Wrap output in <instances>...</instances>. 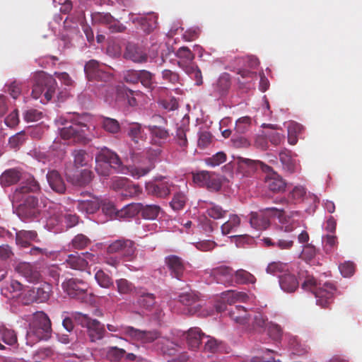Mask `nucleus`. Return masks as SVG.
<instances>
[{
	"label": "nucleus",
	"instance_id": "1",
	"mask_svg": "<svg viewBox=\"0 0 362 362\" xmlns=\"http://www.w3.org/2000/svg\"><path fill=\"white\" fill-rule=\"evenodd\" d=\"M295 216H298L299 213L298 211L291 212L290 216H286L283 209L268 207L260 210L259 212H251L250 223L252 228L257 230H264L269 226L268 216H277L284 231L291 232L298 226V223L292 219Z\"/></svg>",
	"mask_w": 362,
	"mask_h": 362
},
{
	"label": "nucleus",
	"instance_id": "2",
	"mask_svg": "<svg viewBox=\"0 0 362 362\" xmlns=\"http://www.w3.org/2000/svg\"><path fill=\"white\" fill-rule=\"evenodd\" d=\"M302 288L312 292L316 298L317 304L322 308H327L332 303L336 291L333 284L326 282L322 286L320 282L310 275L306 276L302 283Z\"/></svg>",
	"mask_w": 362,
	"mask_h": 362
},
{
	"label": "nucleus",
	"instance_id": "3",
	"mask_svg": "<svg viewBox=\"0 0 362 362\" xmlns=\"http://www.w3.org/2000/svg\"><path fill=\"white\" fill-rule=\"evenodd\" d=\"M124 333L133 339L141 343H151L156 339H158V343L162 344L160 349L164 354L173 355L175 353L174 346L175 344L168 339L160 338V333L157 331H142L132 327H127L125 328Z\"/></svg>",
	"mask_w": 362,
	"mask_h": 362
},
{
	"label": "nucleus",
	"instance_id": "4",
	"mask_svg": "<svg viewBox=\"0 0 362 362\" xmlns=\"http://www.w3.org/2000/svg\"><path fill=\"white\" fill-rule=\"evenodd\" d=\"M34 83L32 95L38 99L44 95L47 102L49 101L56 92L57 83L56 80L44 71H37L33 76Z\"/></svg>",
	"mask_w": 362,
	"mask_h": 362
},
{
	"label": "nucleus",
	"instance_id": "5",
	"mask_svg": "<svg viewBox=\"0 0 362 362\" xmlns=\"http://www.w3.org/2000/svg\"><path fill=\"white\" fill-rule=\"evenodd\" d=\"M51 333L52 325L47 315L44 312H37L28 332V337H34L36 340H47L50 337Z\"/></svg>",
	"mask_w": 362,
	"mask_h": 362
},
{
	"label": "nucleus",
	"instance_id": "6",
	"mask_svg": "<svg viewBox=\"0 0 362 362\" xmlns=\"http://www.w3.org/2000/svg\"><path fill=\"white\" fill-rule=\"evenodd\" d=\"M58 122L63 125L59 128V134L63 139H71L76 143L84 141L87 127L86 124L68 122L62 118H60Z\"/></svg>",
	"mask_w": 362,
	"mask_h": 362
},
{
	"label": "nucleus",
	"instance_id": "7",
	"mask_svg": "<svg viewBox=\"0 0 362 362\" xmlns=\"http://www.w3.org/2000/svg\"><path fill=\"white\" fill-rule=\"evenodd\" d=\"M52 292V286L50 284L43 282L38 287L28 289L23 294V301L25 305L33 303H45L47 301Z\"/></svg>",
	"mask_w": 362,
	"mask_h": 362
},
{
	"label": "nucleus",
	"instance_id": "8",
	"mask_svg": "<svg viewBox=\"0 0 362 362\" xmlns=\"http://www.w3.org/2000/svg\"><path fill=\"white\" fill-rule=\"evenodd\" d=\"M105 66L95 59H90L85 64L84 72L90 81L108 82L112 79L111 74L104 69Z\"/></svg>",
	"mask_w": 362,
	"mask_h": 362
},
{
	"label": "nucleus",
	"instance_id": "9",
	"mask_svg": "<svg viewBox=\"0 0 362 362\" xmlns=\"http://www.w3.org/2000/svg\"><path fill=\"white\" fill-rule=\"evenodd\" d=\"M193 181L199 186L205 187L210 191L217 192L222 186L221 179L218 175L205 170L194 174Z\"/></svg>",
	"mask_w": 362,
	"mask_h": 362
},
{
	"label": "nucleus",
	"instance_id": "10",
	"mask_svg": "<svg viewBox=\"0 0 362 362\" xmlns=\"http://www.w3.org/2000/svg\"><path fill=\"white\" fill-rule=\"evenodd\" d=\"M136 247L130 240H117L112 243L107 248L108 254H117L119 257L131 260L134 255Z\"/></svg>",
	"mask_w": 362,
	"mask_h": 362
},
{
	"label": "nucleus",
	"instance_id": "11",
	"mask_svg": "<svg viewBox=\"0 0 362 362\" xmlns=\"http://www.w3.org/2000/svg\"><path fill=\"white\" fill-rule=\"evenodd\" d=\"M64 291L72 298L84 300L86 298L87 284L77 279L71 278L63 282Z\"/></svg>",
	"mask_w": 362,
	"mask_h": 362
},
{
	"label": "nucleus",
	"instance_id": "12",
	"mask_svg": "<svg viewBox=\"0 0 362 362\" xmlns=\"http://www.w3.org/2000/svg\"><path fill=\"white\" fill-rule=\"evenodd\" d=\"M100 207L103 214L110 217L111 219L129 218L135 215V211L133 209L134 206L130 204L124 206L121 209H117L113 203L103 201L100 202Z\"/></svg>",
	"mask_w": 362,
	"mask_h": 362
},
{
	"label": "nucleus",
	"instance_id": "13",
	"mask_svg": "<svg viewBox=\"0 0 362 362\" xmlns=\"http://www.w3.org/2000/svg\"><path fill=\"white\" fill-rule=\"evenodd\" d=\"M176 186L168 182H148L146 184V191L148 194L159 198H165L172 191L175 190Z\"/></svg>",
	"mask_w": 362,
	"mask_h": 362
},
{
	"label": "nucleus",
	"instance_id": "14",
	"mask_svg": "<svg viewBox=\"0 0 362 362\" xmlns=\"http://www.w3.org/2000/svg\"><path fill=\"white\" fill-rule=\"evenodd\" d=\"M263 170L269 173L265 177V184L268 189L274 193L284 192L286 183L281 176L274 172L268 165H264Z\"/></svg>",
	"mask_w": 362,
	"mask_h": 362
},
{
	"label": "nucleus",
	"instance_id": "15",
	"mask_svg": "<svg viewBox=\"0 0 362 362\" xmlns=\"http://www.w3.org/2000/svg\"><path fill=\"white\" fill-rule=\"evenodd\" d=\"M40 186L39 182L34 178L33 176L29 175L25 182H23L21 187L16 188L13 194V202L18 203L23 199V196L29 192H37L40 191Z\"/></svg>",
	"mask_w": 362,
	"mask_h": 362
},
{
	"label": "nucleus",
	"instance_id": "16",
	"mask_svg": "<svg viewBox=\"0 0 362 362\" xmlns=\"http://www.w3.org/2000/svg\"><path fill=\"white\" fill-rule=\"evenodd\" d=\"M21 201L23 202L20 204L17 208L18 215L23 218L35 217L37 214V199L34 196L28 195L23 196Z\"/></svg>",
	"mask_w": 362,
	"mask_h": 362
},
{
	"label": "nucleus",
	"instance_id": "17",
	"mask_svg": "<svg viewBox=\"0 0 362 362\" xmlns=\"http://www.w3.org/2000/svg\"><path fill=\"white\" fill-rule=\"evenodd\" d=\"M165 263L170 271L172 277L178 280L182 279L185 266L183 259L174 255H169L165 258Z\"/></svg>",
	"mask_w": 362,
	"mask_h": 362
},
{
	"label": "nucleus",
	"instance_id": "18",
	"mask_svg": "<svg viewBox=\"0 0 362 362\" xmlns=\"http://www.w3.org/2000/svg\"><path fill=\"white\" fill-rule=\"evenodd\" d=\"M95 163L103 165H110L112 168L118 169L122 164L119 156L109 148L104 147L95 156Z\"/></svg>",
	"mask_w": 362,
	"mask_h": 362
},
{
	"label": "nucleus",
	"instance_id": "19",
	"mask_svg": "<svg viewBox=\"0 0 362 362\" xmlns=\"http://www.w3.org/2000/svg\"><path fill=\"white\" fill-rule=\"evenodd\" d=\"M146 127L150 133L152 144L161 146L170 137L169 131L164 127L157 125H148Z\"/></svg>",
	"mask_w": 362,
	"mask_h": 362
},
{
	"label": "nucleus",
	"instance_id": "20",
	"mask_svg": "<svg viewBox=\"0 0 362 362\" xmlns=\"http://www.w3.org/2000/svg\"><path fill=\"white\" fill-rule=\"evenodd\" d=\"M67 180L76 186L83 187L88 185L92 180L93 173L90 170L84 169L74 173H66Z\"/></svg>",
	"mask_w": 362,
	"mask_h": 362
},
{
	"label": "nucleus",
	"instance_id": "21",
	"mask_svg": "<svg viewBox=\"0 0 362 362\" xmlns=\"http://www.w3.org/2000/svg\"><path fill=\"white\" fill-rule=\"evenodd\" d=\"M179 301L187 308L189 315H194L199 311L201 304L197 295L193 293H185L179 296Z\"/></svg>",
	"mask_w": 362,
	"mask_h": 362
},
{
	"label": "nucleus",
	"instance_id": "22",
	"mask_svg": "<svg viewBox=\"0 0 362 362\" xmlns=\"http://www.w3.org/2000/svg\"><path fill=\"white\" fill-rule=\"evenodd\" d=\"M211 275L217 283L223 284H231L234 279V272L232 268L226 266H221L211 270Z\"/></svg>",
	"mask_w": 362,
	"mask_h": 362
},
{
	"label": "nucleus",
	"instance_id": "23",
	"mask_svg": "<svg viewBox=\"0 0 362 362\" xmlns=\"http://www.w3.org/2000/svg\"><path fill=\"white\" fill-rule=\"evenodd\" d=\"M86 328L88 336L92 342L102 339L106 332L104 325L96 319H92Z\"/></svg>",
	"mask_w": 362,
	"mask_h": 362
},
{
	"label": "nucleus",
	"instance_id": "24",
	"mask_svg": "<svg viewBox=\"0 0 362 362\" xmlns=\"http://www.w3.org/2000/svg\"><path fill=\"white\" fill-rule=\"evenodd\" d=\"M47 180L54 192L58 194H64L66 192L64 181L58 171L49 170L47 174Z\"/></svg>",
	"mask_w": 362,
	"mask_h": 362
},
{
	"label": "nucleus",
	"instance_id": "25",
	"mask_svg": "<svg viewBox=\"0 0 362 362\" xmlns=\"http://www.w3.org/2000/svg\"><path fill=\"white\" fill-rule=\"evenodd\" d=\"M127 135L131 139L132 141L137 145H139L141 142L144 143L147 139L144 129L142 127L141 124L138 122H133L129 124Z\"/></svg>",
	"mask_w": 362,
	"mask_h": 362
},
{
	"label": "nucleus",
	"instance_id": "26",
	"mask_svg": "<svg viewBox=\"0 0 362 362\" xmlns=\"http://www.w3.org/2000/svg\"><path fill=\"white\" fill-rule=\"evenodd\" d=\"M185 336L189 348L192 350L199 348L202 339L206 337L199 327L190 328L185 333Z\"/></svg>",
	"mask_w": 362,
	"mask_h": 362
},
{
	"label": "nucleus",
	"instance_id": "27",
	"mask_svg": "<svg viewBox=\"0 0 362 362\" xmlns=\"http://www.w3.org/2000/svg\"><path fill=\"white\" fill-rule=\"evenodd\" d=\"M18 272L30 283H37L41 279L40 273L28 263L20 264Z\"/></svg>",
	"mask_w": 362,
	"mask_h": 362
},
{
	"label": "nucleus",
	"instance_id": "28",
	"mask_svg": "<svg viewBox=\"0 0 362 362\" xmlns=\"http://www.w3.org/2000/svg\"><path fill=\"white\" fill-rule=\"evenodd\" d=\"M133 209L135 211L138 210L144 218L149 220L156 219L161 211V208L158 205L144 204L141 203L138 204L136 209L134 207Z\"/></svg>",
	"mask_w": 362,
	"mask_h": 362
},
{
	"label": "nucleus",
	"instance_id": "29",
	"mask_svg": "<svg viewBox=\"0 0 362 362\" xmlns=\"http://www.w3.org/2000/svg\"><path fill=\"white\" fill-rule=\"evenodd\" d=\"M157 19V16L152 13L147 16L137 17L133 20V23L138 24L144 32L150 33L156 28Z\"/></svg>",
	"mask_w": 362,
	"mask_h": 362
},
{
	"label": "nucleus",
	"instance_id": "30",
	"mask_svg": "<svg viewBox=\"0 0 362 362\" xmlns=\"http://www.w3.org/2000/svg\"><path fill=\"white\" fill-rule=\"evenodd\" d=\"M124 56L134 62L144 63L147 61V54L139 47L134 44H128Z\"/></svg>",
	"mask_w": 362,
	"mask_h": 362
},
{
	"label": "nucleus",
	"instance_id": "31",
	"mask_svg": "<svg viewBox=\"0 0 362 362\" xmlns=\"http://www.w3.org/2000/svg\"><path fill=\"white\" fill-rule=\"evenodd\" d=\"M22 173L17 168L5 170L0 176V184L3 187H8L16 184L21 178Z\"/></svg>",
	"mask_w": 362,
	"mask_h": 362
},
{
	"label": "nucleus",
	"instance_id": "32",
	"mask_svg": "<svg viewBox=\"0 0 362 362\" xmlns=\"http://www.w3.org/2000/svg\"><path fill=\"white\" fill-rule=\"evenodd\" d=\"M279 285L284 291L293 293L298 288L299 282L295 275L285 274L279 276Z\"/></svg>",
	"mask_w": 362,
	"mask_h": 362
},
{
	"label": "nucleus",
	"instance_id": "33",
	"mask_svg": "<svg viewBox=\"0 0 362 362\" xmlns=\"http://www.w3.org/2000/svg\"><path fill=\"white\" fill-rule=\"evenodd\" d=\"M238 170L243 175H249L257 168L258 161L245 158L243 157H238L236 158Z\"/></svg>",
	"mask_w": 362,
	"mask_h": 362
},
{
	"label": "nucleus",
	"instance_id": "34",
	"mask_svg": "<svg viewBox=\"0 0 362 362\" xmlns=\"http://www.w3.org/2000/svg\"><path fill=\"white\" fill-rule=\"evenodd\" d=\"M86 260L87 259L83 258L81 255L78 252H75L67 256L64 264H66V267L71 269L83 271L87 267Z\"/></svg>",
	"mask_w": 362,
	"mask_h": 362
},
{
	"label": "nucleus",
	"instance_id": "35",
	"mask_svg": "<svg viewBox=\"0 0 362 362\" xmlns=\"http://www.w3.org/2000/svg\"><path fill=\"white\" fill-rule=\"evenodd\" d=\"M279 159L283 165V168L289 173H293L297 168V163L295 158H293L291 152L288 150L284 149L279 153Z\"/></svg>",
	"mask_w": 362,
	"mask_h": 362
},
{
	"label": "nucleus",
	"instance_id": "36",
	"mask_svg": "<svg viewBox=\"0 0 362 362\" xmlns=\"http://www.w3.org/2000/svg\"><path fill=\"white\" fill-rule=\"evenodd\" d=\"M250 321L252 320V325H249V332H261L268 325L267 319L260 313H254L252 315H249Z\"/></svg>",
	"mask_w": 362,
	"mask_h": 362
},
{
	"label": "nucleus",
	"instance_id": "37",
	"mask_svg": "<svg viewBox=\"0 0 362 362\" xmlns=\"http://www.w3.org/2000/svg\"><path fill=\"white\" fill-rule=\"evenodd\" d=\"M230 86V81L228 74L221 75L217 81L214 83V95L223 96L228 92Z\"/></svg>",
	"mask_w": 362,
	"mask_h": 362
},
{
	"label": "nucleus",
	"instance_id": "38",
	"mask_svg": "<svg viewBox=\"0 0 362 362\" xmlns=\"http://www.w3.org/2000/svg\"><path fill=\"white\" fill-rule=\"evenodd\" d=\"M229 316L238 324L245 325L250 322L247 310L241 305L233 308L229 312Z\"/></svg>",
	"mask_w": 362,
	"mask_h": 362
},
{
	"label": "nucleus",
	"instance_id": "39",
	"mask_svg": "<svg viewBox=\"0 0 362 362\" xmlns=\"http://www.w3.org/2000/svg\"><path fill=\"white\" fill-rule=\"evenodd\" d=\"M37 233L35 230H20L16 233V244L22 247H28L30 245V241L35 240Z\"/></svg>",
	"mask_w": 362,
	"mask_h": 362
},
{
	"label": "nucleus",
	"instance_id": "40",
	"mask_svg": "<svg viewBox=\"0 0 362 362\" xmlns=\"http://www.w3.org/2000/svg\"><path fill=\"white\" fill-rule=\"evenodd\" d=\"M173 199L170 202V206L174 211H180L184 209L187 197L184 192H182L177 187L175 188Z\"/></svg>",
	"mask_w": 362,
	"mask_h": 362
},
{
	"label": "nucleus",
	"instance_id": "41",
	"mask_svg": "<svg viewBox=\"0 0 362 362\" xmlns=\"http://www.w3.org/2000/svg\"><path fill=\"white\" fill-rule=\"evenodd\" d=\"M240 225V218L236 214H230L227 221L221 226L223 235L236 232Z\"/></svg>",
	"mask_w": 362,
	"mask_h": 362
},
{
	"label": "nucleus",
	"instance_id": "42",
	"mask_svg": "<svg viewBox=\"0 0 362 362\" xmlns=\"http://www.w3.org/2000/svg\"><path fill=\"white\" fill-rule=\"evenodd\" d=\"M71 156L74 158V165L77 168L88 165L90 161L88 154L82 149L74 150Z\"/></svg>",
	"mask_w": 362,
	"mask_h": 362
},
{
	"label": "nucleus",
	"instance_id": "43",
	"mask_svg": "<svg viewBox=\"0 0 362 362\" xmlns=\"http://www.w3.org/2000/svg\"><path fill=\"white\" fill-rule=\"evenodd\" d=\"M100 202L96 198H93L90 200L79 201L78 204V210L87 214H94L100 209Z\"/></svg>",
	"mask_w": 362,
	"mask_h": 362
},
{
	"label": "nucleus",
	"instance_id": "44",
	"mask_svg": "<svg viewBox=\"0 0 362 362\" xmlns=\"http://www.w3.org/2000/svg\"><path fill=\"white\" fill-rule=\"evenodd\" d=\"M221 298L224 302L231 305L238 301H245L248 298V296L243 292L228 291L222 293Z\"/></svg>",
	"mask_w": 362,
	"mask_h": 362
},
{
	"label": "nucleus",
	"instance_id": "45",
	"mask_svg": "<svg viewBox=\"0 0 362 362\" xmlns=\"http://www.w3.org/2000/svg\"><path fill=\"white\" fill-rule=\"evenodd\" d=\"M235 281L240 284H255L256 278L245 269H238L234 273Z\"/></svg>",
	"mask_w": 362,
	"mask_h": 362
},
{
	"label": "nucleus",
	"instance_id": "46",
	"mask_svg": "<svg viewBox=\"0 0 362 362\" xmlns=\"http://www.w3.org/2000/svg\"><path fill=\"white\" fill-rule=\"evenodd\" d=\"M139 82L144 87L152 90L156 85L154 74L147 70H139Z\"/></svg>",
	"mask_w": 362,
	"mask_h": 362
},
{
	"label": "nucleus",
	"instance_id": "47",
	"mask_svg": "<svg viewBox=\"0 0 362 362\" xmlns=\"http://www.w3.org/2000/svg\"><path fill=\"white\" fill-rule=\"evenodd\" d=\"M103 128L110 134H117L120 131L119 122L110 117H103L101 121Z\"/></svg>",
	"mask_w": 362,
	"mask_h": 362
},
{
	"label": "nucleus",
	"instance_id": "48",
	"mask_svg": "<svg viewBox=\"0 0 362 362\" xmlns=\"http://www.w3.org/2000/svg\"><path fill=\"white\" fill-rule=\"evenodd\" d=\"M125 350L117 346H110L107 349L106 358L112 362H119L124 358Z\"/></svg>",
	"mask_w": 362,
	"mask_h": 362
},
{
	"label": "nucleus",
	"instance_id": "49",
	"mask_svg": "<svg viewBox=\"0 0 362 362\" xmlns=\"http://www.w3.org/2000/svg\"><path fill=\"white\" fill-rule=\"evenodd\" d=\"M0 336L2 341L8 345H13L17 343V336L13 329L5 327L0 328Z\"/></svg>",
	"mask_w": 362,
	"mask_h": 362
},
{
	"label": "nucleus",
	"instance_id": "50",
	"mask_svg": "<svg viewBox=\"0 0 362 362\" xmlns=\"http://www.w3.org/2000/svg\"><path fill=\"white\" fill-rule=\"evenodd\" d=\"M90 244V239L83 234L76 235L71 240L70 246L76 250H83Z\"/></svg>",
	"mask_w": 362,
	"mask_h": 362
},
{
	"label": "nucleus",
	"instance_id": "51",
	"mask_svg": "<svg viewBox=\"0 0 362 362\" xmlns=\"http://www.w3.org/2000/svg\"><path fill=\"white\" fill-rule=\"evenodd\" d=\"M227 210L217 204L211 203L210 206L206 210L207 215L214 219H221L226 216Z\"/></svg>",
	"mask_w": 362,
	"mask_h": 362
},
{
	"label": "nucleus",
	"instance_id": "52",
	"mask_svg": "<svg viewBox=\"0 0 362 362\" xmlns=\"http://www.w3.org/2000/svg\"><path fill=\"white\" fill-rule=\"evenodd\" d=\"M251 127V118L245 116L239 118L235 122V130L238 134H245L250 130Z\"/></svg>",
	"mask_w": 362,
	"mask_h": 362
},
{
	"label": "nucleus",
	"instance_id": "53",
	"mask_svg": "<svg viewBox=\"0 0 362 362\" xmlns=\"http://www.w3.org/2000/svg\"><path fill=\"white\" fill-rule=\"evenodd\" d=\"M139 303L146 309L150 310L156 304V297L151 293H144L139 298Z\"/></svg>",
	"mask_w": 362,
	"mask_h": 362
},
{
	"label": "nucleus",
	"instance_id": "54",
	"mask_svg": "<svg viewBox=\"0 0 362 362\" xmlns=\"http://www.w3.org/2000/svg\"><path fill=\"white\" fill-rule=\"evenodd\" d=\"M97 283L103 288H109L113 284L112 279L103 270H98L95 274Z\"/></svg>",
	"mask_w": 362,
	"mask_h": 362
},
{
	"label": "nucleus",
	"instance_id": "55",
	"mask_svg": "<svg viewBox=\"0 0 362 362\" xmlns=\"http://www.w3.org/2000/svg\"><path fill=\"white\" fill-rule=\"evenodd\" d=\"M301 127L297 123H291L288 127V141L291 145H295L298 141L297 134Z\"/></svg>",
	"mask_w": 362,
	"mask_h": 362
},
{
	"label": "nucleus",
	"instance_id": "56",
	"mask_svg": "<svg viewBox=\"0 0 362 362\" xmlns=\"http://www.w3.org/2000/svg\"><path fill=\"white\" fill-rule=\"evenodd\" d=\"M117 291L121 294H129L134 288V285L125 279H119L116 281Z\"/></svg>",
	"mask_w": 362,
	"mask_h": 362
},
{
	"label": "nucleus",
	"instance_id": "57",
	"mask_svg": "<svg viewBox=\"0 0 362 362\" xmlns=\"http://www.w3.org/2000/svg\"><path fill=\"white\" fill-rule=\"evenodd\" d=\"M226 161V154L222 151L218 152L211 157L205 159L206 163L211 167L219 165Z\"/></svg>",
	"mask_w": 362,
	"mask_h": 362
},
{
	"label": "nucleus",
	"instance_id": "58",
	"mask_svg": "<svg viewBox=\"0 0 362 362\" xmlns=\"http://www.w3.org/2000/svg\"><path fill=\"white\" fill-rule=\"evenodd\" d=\"M161 74L162 78L168 83L173 85L180 83V75L175 71H173L170 69H164Z\"/></svg>",
	"mask_w": 362,
	"mask_h": 362
},
{
	"label": "nucleus",
	"instance_id": "59",
	"mask_svg": "<svg viewBox=\"0 0 362 362\" xmlns=\"http://www.w3.org/2000/svg\"><path fill=\"white\" fill-rule=\"evenodd\" d=\"M287 270V264L281 262H273L268 264L267 272L273 275Z\"/></svg>",
	"mask_w": 362,
	"mask_h": 362
},
{
	"label": "nucleus",
	"instance_id": "60",
	"mask_svg": "<svg viewBox=\"0 0 362 362\" xmlns=\"http://www.w3.org/2000/svg\"><path fill=\"white\" fill-rule=\"evenodd\" d=\"M25 140L26 136L25 132H20L9 138L8 144L12 148H18Z\"/></svg>",
	"mask_w": 362,
	"mask_h": 362
},
{
	"label": "nucleus",
	"instance_id": "61",
	"mask_svg": "<svg viewBox=\"0 0 362 362\" xmlns=\"http://www.w3.org/2000/svg\"><path fill=\"white\" fill-rule=\"evenodd\" d=\"M7 87L6 92L13 98L16 99L19 97L21 93V83L16 81H13L9 84H6Z\"/></svg>",
	"mask_w": 362,
	"mask_h": 362
},
{
	"label": "nucleus",
	"instance_id": "62",
	"mask_svg": "<svg viewBox=\"0 0 362 362\" xmlns=\"http://www.w3.org/2000/svg\"><path fill=\"white\" fill-rule=\"evenodd\" d=\"M186 132L187 128L184 126L177 127L176 130L175 139L178 145L183 148L187 147L188 144Z\"/></svg>",
	"mask_w": 362,
	"mask_h": 362
},
{
	"label": "nucleus",
	"instance_id": "63",
	"mask_svg": "<svg viewBox=\"0 0 362 362\" xmlns=\"http://www.w3.org/2000/svg\"><path fill=\"white\" fill-rule=\"evenodd\" d=\"M339 271L341 275L344 277H350L355 272V264L354 262L347 261L339 264Z\"/></svg>",
	"mask_w": 362,
	"mask_h": 362
},
{
	"label": "nucleus",
	"instance_id": "64",
	"mask_svg": "<svg viewBox=\"0 0 362 362\" xmlns=\"http://www.w3.org/2000/svg\"><path fill=\"white\" fill-rule=\"evenodd\" d=\"M268 334L274 340H279L281 338L283 331L279 325L272 322L268 323Z\"/></svg>",
	"mask_w": 362,
	"mask_h": 362
}]
</instances>
